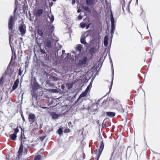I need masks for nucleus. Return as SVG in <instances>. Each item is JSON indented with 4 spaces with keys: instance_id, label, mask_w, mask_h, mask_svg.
Wrapping results in <instances>:
<instances>
[{
    "instance_id": "nucleus-1",
    "label": "nucleus",
    "mask_w": 160,
    "mask_h": 160,
    "mask_svg": "<svg viewBox=\"0 0 160 160\" xmlns=\"http://www.w3.org/2000/svg\"><path fill=\"white\" fill-rule=\"evenodd\" d=\"M13 17L12 16L10 17L9 21V28L11 30V32L10 34V41L11 42L13 40V38L16 37L15 31H13L12 30V26L14 23L13 20Z\"/></svg>"
},
{
    "instance_id": "nucleus-2",
    "label": "nucleus",
    "mask_w": 160,
    "mask_h": 160,
    "mask_svg": "<svg viewBox=\"0 0 160 160\" xmlns=\"http://www.w3.org/2000/svg\"><path fill=\"white\" fill-rule=\"evenodd\" d=\"M91 38V36L89 35V33L88 32H85L84 34L82 35L81 38V43L85 44L86 43L85 40H89Z\"/></svg>"
},
{
    "instance_id": "nucleus-3",
    "label": "nucleus",
    "mask_w": 160,
    "mask_h": 160,
    "mask_svg": "<svg viewBox=\"0 0 160 160\" xmlns=\"http://www.w3.org/2000/svg\"><path fill=\"white\" fill-rule=\"evenodd\" d=\"M35 119V117L34 114H30L28 117V119L29 120V122H32V123L31 124H32V125L34 126L33 127H32V125H31L30 127H31V128H36L38 127L37 124L36 122H34Z\"/></svg>"
},
{
    "instance_id": "nucleus-4",
    "label": "nucleus",
    "mask_w": 160,
    "mask_h": 160,
    "mask_svg": "<svg viewBox=\"0 0 160 160\" xmlns=\"http://www.w3.org/2000/svg\"><path fill=\"white\" fill-rule=\"evenodd\" d=\"M25 145H24L22 143V141L21 142V144L20 146L18 151V153L19 154H21L22 153H24L25 154L27 153V148L25 147Z\"/></svg>"
},
{
    "instance_id": "nucleus-5",
    "label": "nucleus",
    "mask_w": 160,
    "mask_h": 160,
    "mask_svg": "<svg viewBox=\"0 0 160 160\" xmlns=\"http://www.w3.org/2000/svg\"><path fill=\"white\" fill-rule=\"evenodd\" d=\"M48 37L50 38V40H47L46 45L48 48L52 47L53 45V43L52 42L53 40L51 38V35H49Z\"/></svg>"
},
{
    "instance_id": "nucleus-6",
    "label": "nucleus",
    "mask_w": 160,
    "mask_h": 160,
    "mask_svg": "<svg viewBox=\"0 0 160 160\" xmlns=\"http://www.w3.org/2000/svg\"><path fill=\"white\" fill-rule=\"evenodd\" d=\"M43 10L42 9H39L37 10L34 13L35 16L38 18L42 14Z\"/></svg>"
},
{
    "instance_id": "nucleus-7",
    "label": "nucleus",
    "mask_w": 160,
    "mask_h": 160,
    "mask_svg": "<svg viewBox=\"0 0 160 160\" xmlns=\"http://www.w3.org/2000/svg\"><path fill=\"white\" fill-rule=\"evenodd\" d=\"M18 131V128L15 129L14 133L10 135V138L12 140H15L17 137V134Z\"/></svg>"
},
{
    "instance_id": "nucleus-8",
    "label": "nucleus",
    "mask_w": 160,
    "mask_h": 160,
    "mask_svg": "<svg viewBox=\"0 0 160 160\" xmlns=\"http://www.w3.org/2000/svg\"><path fill=\"white\" fill-rule=\"evenodd\" d=\"M31 85L32 89L34 90L37 89L38 87V83L36 82L35 79H33V81L32 82Z\"/></svg>"
},
{
    "instance_id": "nucleus-9",
    "label": "nucleus",
    "mask_w": 160,
    "mask_h": 160,
    "mask_svg": "<svg viewBox=\"0 0 160 160\" xmlns=\"http://www.w3.org/2000/svg\"><path fill=\"white\" fill-rule=\"evenodd\" d=\"M99 48L98 45L97 43L95 46L91 48L90 49V52L91 53H93L95 52Z\"/></svg>"
},
{
    "instance_id": "nucleus-10",
    "label": "nucleus",
    "mask_w": 160,
    "mask_h": 160,
    "mask_svg": "<svg viewBox=\"0 0 160 160\" xmlns=\"http://www.w3.org/2000/svg\"><path fill=\"white\" fill-rule=\"evenodd\" d=\"M25 26L24 25H21L19 27L20 31L21 34H24L26 32Z\"/></svg>"
},
{
    "instance_id": "nucleus-11",
    "label": "nucleus",
    "mask_w": 160,
    "mask_h": 160,
    "mask_svg": "<svg viewBox=\"0 0 160 160\" xmlns=\"http://www.w3.org/2000/svg\"><path fill=\"white\" fill-rule=\"evenodd\" d=\"M90 24V23H89L88 21V22L87 23L85 22H81L80 24V26L82 28H84L86 27V29H87L88 28Z\"/></svg>"
},
{
    "instance_id": "nucleus-12",
    "label": "nucleus",
    "mask_w": 160,
    "mask_h": 160,
    "mask_svg": "<svg viewBox=\"0 0 160 160\" xmlns=\"http://www.w3.org/2000/svg\"><path fill=\"white\" fill-rule=\"evenodd\" d=\"M87 93L88 92L85 90L84 92L82 93L80 95L77 100V101H79L80 100H81V101H82L83 100V98H82L85 96Z\"/></svg>"
},
{
    "instance_id": "nucleus-13",
    "label": "nucleus",
    "mask_w": 160,
    "mask_h": 160,
    "mask_svg": "<svg viewBox=\"0 0 160 160\" xmlns=\"http://www.w3.org/2000/svg\"><path fill=\"white\" fill-rule=\"evenodd\" d=\"M87 59L86 57H84L82 59L80 60L79 62V64L80 65H82L86 63Z\"/></svg>"
},
{
    "instance_id": "nucleus-14",
    "label": "nucleus",
    "mask_w": 160,
    "mask_h": 160,
    "mask_svg": "<svg viewBox=\"0 0 160 160\" xmlns=\"http://www.w3.org/2000/svg\"><path fill=\"white\" fill-rule=\"evenodd\" d=\"M87 4L88 6H93L94 4L93 0H86Z\"/></svg>"
},
{
    "instance_id": "nucleus-15",
    "label": "nucleus",
    "mask_w": 160,
    "mask_h": 160,
    "mask_svg": "<svg viewBox=\"0 0 160 160\" xmlns=\"http://www.w3.org/2000/svg\"><path fill=\"white\" fill-rule=\"evenodd\" d=\"M115 28V26L114 24V22H111V34L112 36L113 34L114 33V30Z\"/></svg>"
},
{
    "instance_id": "nucleus-16",
    "label": "nucleus",
    "mask_w": 160,
    "mask_h": 160,
    "mask_svg": "<svg viewBox=\"0 0 160 160\" xmlns=\"http://www.w3.org/2000/svg\"><path fill=\"white\" fill-rule=\"evenodd\" d=\"M19 83V80L17 79L15 82L12 87V89L14 90L17 87Z\"/></svg>"
},
{
    "instance_id": "nucleus-17",
    "label": "nucleus",
    "mask_w": 160,
    "mask_h": 160,
    "mask_svg": "<svg viewBox=\"0 0 160 160\" xmlns=\"http://www.w3.org/2000/svg\"><path fill=\"white\" fill-rule=\"evenodd\" d=\"M51 115L52 118L53 119H56L58 117V115L54 112H52Z\"/></svg>"
},
{
    "instance_id": "nucleus-18",
    "label": "nucleus",
    "mask_w": 160,
    "mask_h": 160,
    "mask_svg": "<svg viewBox=\"0 0 160 160\" xmlns=\"http://www.w3.org/2000/svg\"><path fill=\"white\" fill-rule=\"evenodd\" d=\"M107 114L110 117H113L115 115V113L112 112H107Z\"/></svg>"
},
{
    "instance_id": "nucleus-19",
    "label": "nucleus",
    "mask_w": 160,
    "mask_h": 160,
    "mask_svg": "<svg viewBox=\"0 0 160 160\" xmlns=\"http://www.w3.org/2000/svg\"><path fill=\"white\" fill-rule=\"evenodd\" d=\"M108 36L106 35L105 37L104 41V45L105 46H106L108 45Z\"/></svg>"
},
{
    "instance_id": "nucleus-20",
    "label": "nucleus",
    "mask_w": 160,
    "mask_h": 160,
    "mask_svg": "<svg viewBox=\"0 0 160 160\" xmlns=\"http://www.w3.org/2000/svg\"><path fill=\"white\" fill-rule=\"evenodd\" d=\"M104 146V144L103 143V142H102L100 146V149L99 150V153H101L102 152V151L103 149Z\"/></svg>"
},
{
    "instance_id": "nucleus-21",
    "label": "nucleus",
    "mask_w": 160,
    "mask_h": 160,
    "mask_svg": "<svg viewBox=\"0 0 160 160\" xmlns=\"http://www.w3.org/2000/svg\"><path fill=\"white\" fill-rule=\"evenodd\" d=\"M48 18H49L50 22H52L54 20V17L53 15H51V16H48Z\"/></svg>"
},
{
    "instance_id": "nucleus-22",
    "label": "nucleus",
    "mask_w": 160,
    "mask_h": 160,
    "mask_svg": "<svg viewBox=\"0 0 160 160\" xmlns=\"http://www.w3.org/2000/svg\"><path fill=\"white\" fill-rule=\"evenodd\" d=\"M41 158V156L40 155H37L35 157V158L33 160H40Z\"/></svg>"
},
{
    "instance_id": "nucleus-23",
    "label": "nucleus",
    "mask_w": 160,
    "mask_h": 160,
    "mask_svg": "<svg viewBox=\"0 0 160 160\" xmlns=\"http://www.w3.org/2000/svg\"><path fill=\"white\" fill-rule=\"evenodd\" d=\"M96 104H93V107L91 108L93 110H96L97 109V105Z\"/></svg>"
},
{
    "instance_id": "nucleus-24",
    "label": "nucleus",
    "mask_w": 160,
    "mask_h": 160,
    "mask_svg": "<svg viewBox=\"0 0 160 160\" xmlns=\"http://www.w3.org/2000/svg\"><path fill=\"white\" fill-rule=\"evenodd\" d=\"M38 33L40 36L42 35L43 34V32L42 30L41 29H39L38 30Z\"/></svg>"
},
{
    "instance_id": "nucleus-25",
    "label": "nucleus",
    "mask_w": 160,
    "mask_h": 160,
    "mask_svg": "<svg viewBox=\"0 0 160 160\" xmlns=\"http://www.w3.org/2000/svg\"><path fill=\"white\" fill-rule=\"evenodd\" d=\"M84 9L85 11H87L89 12H91V9L88 7L85 6L84 8Z\"/></svg>"
},
{
    "instance_id": "nucleus-26",
    "label": "nucleus",
    "mask_w": 160,
    "mask_h": 160,
    "mask_svg": "<svg viewBox=\"0 0 160 160\" xmlns=\"http://www.w3.org/2000/svg\"><path fill=\"white\" fill-rule=\"evenodd\" d=\"M92 87V85H91V83L88 86L85 91H86L88 92L90 89Z\"/></svg>"
},
{
    "instance_id": "nucleus-27",
    "label": "nucleus",
    "mask_w": 160,
    "mask_h": 160,
    "mask_svg": "<svg viewBox=\"0 0 160 160\" xmlns=\"http://www.w3.org/2000/svg\"><path fill=\"white\" fill-rule=\"evenodd\" d=\"M77 49L80 52L82 49V47L80 45H78L77 47Z\"/></svg>"
},
{
    "instance_id": "nucleus-28",
    "label": "nucleus",
    "mask_w": 160,
    "mask_h": 160,
    "mask_svg": "<svg viewBox=\"0 0 160 160\" xmlns=\"http://www.w3.org/2000/svg\"><path fill=\"white\" fill-rule=\"evenodd\" d=\"M111 22H114V18L112 13L111 14Z\"/></svg>"
},
{
    "instance_id": "nucleus-29",
    "label": "nucleus",
    "mask_w": 160,
    "mask_h": 160,
    "mask_svg": "<svg viewBox=\"0 0 160 160\" xmlns=\"http://www.w3.org/2000/svg\"><path fill=\"white\" fill-rule=\"evenodd\" d=\"M62 132V130L61 128H59L58 130V132L59 134H61Z\"/></svg>"
},
{
    "instance_id": "nucleus-30",
    "label": "nucleus",
    "mask_w": 160,
    "mask_h": 160,
    "mask_svg": "<svg viewBox=\"0 0 160 160\" xmlns=\"http://www.w3.org/2000/svg\"><path fill=\"white\" fill-rule=\"evenodd\" d=\"M2 78H1V79L0 80V85L2 83Z\"/></svg>"
},
{
    "instance_id": "nucleus-31",
    "label": "nucleus",
    "mask_w": 160,
    "mask_h": 160,
    "mask_svg": "<svg viewBox=\"0 0 160 160\" xmlns=\"http://www.w3.org/2000/svg\"><path fill=\"white\" fill-rule=\"evenodd\" d=\"M2 78H1V79L0 80V85L2 83Z\"/></svg>"
},
{
    "instance_id": "nucleus-32",
    "label": "nucleus",
    "mask_w": 160,
    "mask_h": 160,
    "mask_svg": "<svg viewBox=\"0 0 160 160\" xmlns=\"http://www.w3.org/2000/svg\"><path fill=\"white\" fill-rule=\"evenodd\" d=\"M82 18V17L81 16H79L78 17V19H81Z\"/></svg>"
},
{
    "instance_id": "nucleus-33",
    "label": "nucleus",
    "mask_w": 160,
    "mask_h": 160,
    "mask_svg": "<svg viewBox=\"0 0 160 160\" xmlns=\"http://www.w3.org/2000/svg\"><path fill=\"white\" fill-rule=\"evenodd\" d=\"M64 86L63 85H62L61 86V88L62 89H63L64 88Z\"/></svg>"
},
{
    "instance_id": "nucleus-34",
    "label": "nucleus",
    "mask_w": 160,
    "mask_h": 160,
    "mask_svg": "<svg viewBox=\"0 0 160 160\" xmlns=\"http://www.w3.org/2000/svg\"><path fill=\"white\" fill-rule=\"evenodd\" d=\"M111 100H112V101H113V103L114 104V101H114V99H113L112 98V99H111Z\"/></svg>"
},
{
    "instance_id": "nucleus-35",
    "label": "nucleus",
    "mask_w": 160,
    "mask_h": 160,
    "mask_svg": "<svg viewBox=\"0 0 160 160\" xmlns=\"http://www.w3.org/2000/svg\"><path fill=\"white\" fill-rule=\"evenodd\" d=\"M81 11V10L80 9H78V12H80Z\"/></svg>"
},
{
    "instance_id": "nucleus-36",
    "label": "nucleus",
    "mask_w": 160,
    "mask_h": 160,
    "mask_svg": "<svg viewBox=\"0 0 160 160\" xmlns=\"http://www.w3.org/2000/svg\"><path fill=\"white\" fill-rule=\"evenodd\" d=\"M75 2L74 1H72V4H74L75 3Z\"/></svg>"
},
{
    "instance_id": "nucleus-37",
    "label": "nucleus",
    "mask_w": 160,
    "mask_h": 160,
    "mask_svg": "<svg viewBox=\"0 0 160 160\" xmlns=\"http://www.w3.org/2000/svg\"><path fill=\"white\" fill-rule=\"evenodd\" d=\"M41 52H42V53H43L45 52V51H44L42 50Z\"/></svg>"
},
{
    "instance_id": "nucleus-38",
    "label": "nucleus",
    "mask_w": 160,
    "mask_h": 160,
    "mask_svg": "<svg viewBox=\"0 0 160 160\" xmlns=\"http://www.w3.org/2000/svg\"><path fill=\"white\" fill-rule=\"evenodd\" d=\"M65 52V51L64 50H63L62 51V53H64Z\"/></svg>"
},
{
    "instance_id": "nucleus-39",
    "label": "nucleus",
    "mask_w": 160,
    "mask_h": 160,
    "mask_svg": "<svg viewBox=\"0 0 160 160\" xmlns=\"http://www.w3.org/2000/svg\"><path fill=\"white\" fill-rule=\"evenodd\" d=\"M72 87V85L70 84V88H71Z\"/></svg>"
},
{
    "instance_id": "nucleus-40",
    "label": "nucleus",
    "mask_w": 160,
    "mask_h": 160,
    "mask_svg": "<svg viewBox=\"0 0 160 160\" xmlns=\"http://www.w3.org/2000/svg\"><path fill=\"white\" fill-rule=\"evenodd\" d=\"M86 21H88V19H86Z\"/></svg>"
},
{
    "instance_id": "nucleus-41",
    "label": "nucleus",
    "mask_w": 160,
    "mask_h": 160,
    "mask_svg": "<svg viewBox=\"0 0 160 160\" xmlns=\"http://www.w3.org/2000/svg\"><path fill=\"white\" fill-rule=\"evenodd\" d=\"M19 74H20V73H21V72H20V70L19 71Z\"/></svg>"
},
{
    "instance_id": "nucleus-42",
    "label": "nucleus",
    "mask_w": 160,
    "mask_h": 160,
    "mask_svg": "<svg viewBox=\"0 0 160 160\" xmlns=\"http://www.w3.org/2000/svg\"><path fill=\"white\" fill-rule=\"evenodd\" d=\"M19 74H20V73H21V72H20V70L19 71Z\"/></svg>"
},
{
    "instance_id": "nucleus-43",
    "label": "nucleus",
    "mask_w": 160,
    "mask_h": 160,
    "mask_svg": "<svg viewBox=\"0 0 160 160\" xmlns=\"http://www.w3.org/2000/svg\"><path fill=\"white\" fill-rule=\"evenodd\" d=\"M113 153V152H112V155Z\"/></svg>"
},
{
    "instance_id": "nucleus-44",
    "label": "nucleus",
    "mask_w": 160,
    "mask_h": 160,
    "mask_svg": "<svg viewBox=\"0 0 160 160\" xmlns=\"http://www.w3.org/2000/svg\"><path fill=\"white\" fill-rule=\"evenodd\" d=\"M23 120L24 121V118H22Z\"/></svg>"
},
{
    "instance_id": "nucleus-45",
    "label": "nucleus",
    "mask_w": 160,
    "mask_h": 160,
    "mask_svg": "<svg viewBox=\"0 0 160 160\" xmlns=\"http://www.w3.org/2000/svg\"><path fill=\"white\" fill-rule=\"evenodd\" d=\"M98 101H97V102L96 103V105H97V104H98Z\"/></svg>"
},
{
    "instance_id": "nucleus-46",
    "label": "nucleus",
    "mask_w": 160,
    "mask_h": 160,
    "mask_svg": "<svg viewBox=\"0 0 160 160\" xmlns=\"http://www.w3.org/2000/svg\"><path fill=\"white\" fill-rule=\"evenodd\" d=\"M75 57L76 58H77V57L76 56V55H75Z\"/></svg>"
},
{
    "instance_id": "nucleus-47",
    "label": "nucleus",
    "mask_w": 160,
    "mask_h": 160,
    "mask_svg": "<svg viewBox=\"0 0 160 160\" xmlns=\"http://www.w3.org/2000/svg\"><path fill=\"white\" fill-rule=\"evenodd\" d=\"M53 1H56V0H53Z\"/></svg>"
}]
</instances>
